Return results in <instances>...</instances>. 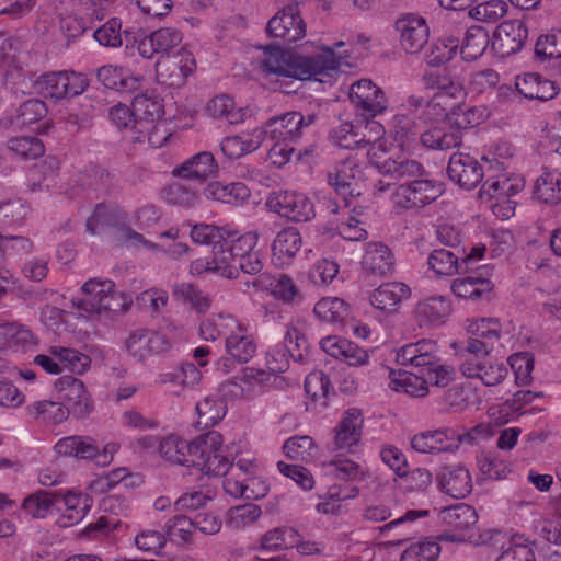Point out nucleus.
Returning a JSON list of instances; mask_svg holds the SVG:
<instances>
[{
	"mask_svg": "<svg viewBox=\"0 0 561 561\" xmlns=\"http://www.w3.org/2000/svg\"><path fill=\"white\" fill-rule=\"evenodd\" d=\"M170 347L171 341L164 334L145 328L131 331L125 341L126 351L139 363H144L151 355L164 353Z\"/></svg>",
	"mask_w": 561,
	"mask_h": 561,
	"instance_id": "obj_13",
	"label": "nucleus"
},
{
	"mask_svg": "<svg viewBox=\"0 0 561 561\" xmlns=\"http://www.w3.org/2000/svg\"><path fill=\"white\" fill-rule=\"evenodd\" d=\"M507 5L502 0L482 2L470 10L469 15L477 21L494 23L506 14Z\"/></svg>",
	"mask_w": 561,
	"mask_h": 561,
	"instance_id": "obj_60",
	"label": "nucleus"
},
{
	"mask_svg": "<svg viewBox=\"0 0 561 561\" xmlns=\"http://www.w3.org/2000/svg\"><path fill=\"white\" fill-rule=\"evenodd\" d=\"M53 353L58 356L62 369H68L75 374H83L90 368L91 358L77 350L60 347L54 350Z\"/></svg>",
	"mask_w": 561,
	"mask_h": 561,
	"instance_id": "obj_56",
	"label": "nucleus"
},
{
	"mask_svg": "<svg viewBox=\"0 0 561 561\" xmlns=\"http://www.w3.org/2000/svg\"><path fill=\"white\" fill-rule=\"evenodd\" d=\"M131 106L136 114L134 127L136 133H142L145 125H152L164 114L162 99L154 91H146L137 94L131 102Z\"/></svg>",
	"mask_w": 561,
	"mask_h": 561,
	"instance_id": "obj_23",
	"label": "nucleus"
},
{
	"mask_svg": "<svg viewBox=\"0 0 561 561\" xmlns=\"http://www.w3.org/2000/svg\"><path fill=\"white\" fill-rule=\"evenodd\" d=\"M520 183H512L508 178L488 179L479 191L481 199H491L495 196H513L522 188Z\"/></svg>",
	"mask_w": 561,
	"mask_h": 561,
	"instance_id": "obj_54",
	"label": "nucleus"
},
{
	"mask_svg": "<svg viewBox=\"0 0 561 561\" xmlns=\"http://www.w3.org/2000/svg\"><path fill=\"white\" fill-rule=\"evenodd\" d=\"M317 118L316 113L304 115L300 112L293 111L270 118L266 126L272 140L295 142L302 136L305 129L314 124Z\"/></svg>",
	"mask_w": 561,
	"mask_h": 561,
	"instance_id": "obj_11",
	"label": "nucleus"
},
{
	"mask_svg": "<svg viewBox=\"0 0 561 561\" xmlns=\"http://www.w3.org/2000/svg\"><path fill=\"white\" fill-rule=\"evenodd\" d=\"M364 180V168L354 158L340 162L333 172L328 173V182L342 196H353L359 182Z\"/></svg>",
	"mask_w": 561,
	"mask_h": 561,
	"instance_id": "obj_19",
	"label": "nucleus"
},
{
	"mask_svg": "<svg viewBox=\"0 0 561 561\" xmlns=\"http://www.w3.org/2000/svg\"><path fill=\"white\" fill-rule=\"evenodd\" d=\"M133 304V299L129 295H125L121 291H112L104 296V298H98L94 300H72V305L85 313H101L106 312H125L129 309Z\"/></svg>",
	"mask_w": 561,
	"mask_h": 561,
	"instance_id": "obj_27",
	"label": "nucleus"
},
{
	"mask_svg": "<svg viewBox=\"0 0 561 561\" xmlns=\"http://www.w3.org/2000/svg\"><path fill=\"white\" fill-rule=\"evenodd\" d=\"M440 547L437 542L426 541L405 549L400 561H437Z\"/></svg>",
	"mask_w": 561,
	"mask_h": 561,
	"instance_id": "obj_63",
	"label": "nucleus"
},
{
	"mask_svg": "<svg viewBox=\"0 0 561 561\" xmlns=\"http://www.w3.org/2000/svg\"><path fill=\"white\" fill-rule=\"evenodd\" d=\"M442 193V184L420 178L417 180L408 181L396 187L392 196L397 206L410 209L423 207L434 202Z\"/></svg>",
	"mask_w": 561,
	"mask_h": 561,
	"instance_id": "obj_9",
	"label": "nucleus"
},
{
	"mask_svg": "<svg viewBox=\"0 0 561 561\" xmlns=\"http://www.w3.org/2000/svg\"><path fill=\"white\" fill-rule=\"evenodd\" d=\"M389 387L397 392H403L413 398H423L428 393L425 376L407 370H392Z\"/></svg>",
	"mask_w": 561,
	"mask_h": 561,
	"instance_id": "obj_34",
	"label": "nucleus"
},
{
	"mask_svg": "<svg viewBox=\"0 0 561 561\" xmlns=\"http://www.w3.org/2000/svg\"><path fill=\"white\" fill-rule=\"evenodd\" d=\"M489 42V33L484 27H469L465 34L462 45L459 47L462 59L467 61L477 60L484 54Z\"/></svg>",
	"mask_w": 561,
	"mask_h": 561,
	"instance_id": "obj_43",
	"label": "nucleus"
},
{
	"mask_svg": "<svg viewBox=\"0 0 561 561\" xmlns=\"http://www.w3.org/2000/svg\"><path fill=\"white\" fill-rule=\"evenodd\" d=\"M8 147L25 160L37 159L45 151L42 140L34 136L13 137L8 141Z\"/></svg>",
	"mask_w": 561,
	"mask_h": 561,
	"instance_id": "obj_53",
	"label": "nucleus"
},
{
	"mask_svg": "<svg viewBox=\"0 0 561 561\" xmlns=\"http://www.w3.org/2000/svg\"><path fill=\"white\" fill-rule=\"evenodd\" d=\"M222 436L215 431L201 435L198 438L186 440V467L197 468L199 471L205 466V457L207 453H214L215 448L220 447Z\"/></svg>",
	"mask_w": 561,
	"mask_h": 561,
	"instance_id": "obj_32",
	"label": "nucleus"
},
{
	"mask_svg": "<svg viewBox=\"0 0 561 561\" xmlns=\"http://www.w3.org/2000/svg\"><path fill=\"white\" fill-rule=\"evenodd\" d=\"M350 100L363 118H374L388 107L385 92L369 79L352 84Z\"/></svg>",
	"mask_w": 561,
	"mask_h": 561,
	"instance_id": "obj_10",
	"label": "nucleus"
},
{
	"mask_svg": "<svg viewBox=\"0 0 561 561\" xmlns=\"http://www.w3.org/2000/svg\"><path fill=\"white\" fill-rule=\"evenodd\" d=\"M217 171V163L211 152L203 151L186 160L176 169V174L186 180L203 181Z\"/></svg>",
	"mask_w": 561,
	"mask_h": 561,
	"instance_id": "obj_35",
	"label": "nucleus"
},
{
	"mask_svg": "<svg viewBox=\"0 0 561 561\" xmlns=\"http://www.w3.org/2000/svg\"><path fill=\"white\" fill-rule=\"evenodd\" d=\"M261 514V507L254 503L237 505L229 510L227 525L239 529L256 522Z\"/></svg>",
	"mask_w": 561,
	"mask_h": 561,
	"instance_id": "obj_55",
	"label": "nucleus"
},
{
	"mask_svg": "<svg viewBox=\"0 0 561 561\" xmlns=\"http://www.w3.org/2000/svg\"><path fill=\"white\" fill-rule=\"evenodd\" d=\"M425 376L427 387L435 386L438 388H445L454 378V369L448 365L439 363V358L436 359V365H427L420 370Z\"/></svg>",
	"mask_w": 561,
	"mask_h": 561,
	"instance_id": "obj_64",
	"label": "nucleus"
},
{
	"mask_svg": "<svg viewBox=\"0 0 561 561\" xmlns=\"http://www.w3.org/2000/svg\"><path fill=\"white\" fill-rule=\"evenodd\" d=\"M270 37L278 38L284 45H290L306 36V23L301 18L299 4L293 2L279 10L267 23Z\"/></svg>",
	"mask_w": 561,
	"mask_h": 561,
	"instance_id": "obj_6",
	"label": "nucleus"
},
{
	"mask_svg": "<svg viewBox=\"0 0 561 561\" xmlns=\"http://www.w3.org/2000/svg\"><path fill=\"white\" fill-rule=\"evenodd\" d=\"M126 219V214L119 207L99 203L87 219L85 226L91 234L102 233L105 228H115L121 231Z\"/></svg>",
	"mask_w": 561,
	"mask_h": 561,
	"instance_id": "obj_26",
	"label": "nucleus"
},
{
	"mask_svg": "<svg viewBox=\"0 0 561 561\" xmlns=\"http://www.w3.org/2000/svg\"><path fill=\"white\" fill-rule=\"evenodd\" d=\"M394 28L400 34L402 49L408 54H417L428 42V25L425 19L419 14H402L397 19Z\"/></svg>",
	"mask_w": 561,
	"mask_h": 561,
	"instance_id": "obj_14",
	"label": "nucleus"
},
{
	"mask_svg": "<svg viewBox=\"0 0 561 561\" xmlns=\"http://www.w3.org/2000/svg\"><path fill=\"white\" fill-rule=\"evenodd\" d=\"M59 500V492L37 491L24 500L23 510L33 518H45Z\"/></svg>",
	"mask_w": 561,
	"mask_h": 561,
	"instance_id": "obj_46",
	"label": "nucleus"
},
{
	"mask_svg": "<svg viewBox=\"0 0 561 561\" xmlns=\"http://www.w3.org/2000/svg\"><path fill=\"white\" fill-rule=\"evenodd\" d=\"M226 350L233 360L243 364L255 355L256 344L254 339L238 325V332H232L226 337Z\"/></svg>",
	"mask_w": 561,
	"mask_h": 561,
	"instance_id": "obj_41",
	"label": "nucleus"
},
{
	"mask_svg": "<svg viewBox=\"0 0 561 561\" xmlns=\"http://www.w3.org/2000/svg\"><path fill=\"white\" fill-rule=\"evenodd\" d=\"M533 198L550 206L560 204L561 172L543 168L542 173L535 181Z\"/></svg>",
	"mask_w": 561,
	"mask_h": 561,
	"instance_id": "obj_29",
	"label": "nucleus"
},
{
	"mask_svg": "<svg viewBox=\"0 0 561 561\" xmlns=\"http://www.w3.org/2000/svg\"><path fill=\"white\" fill-rule=\"evenodd\" d=\"M440 519L446 527V530L439 535L440 540L488 543L494 536L501 535L500 531L494 530L488 538H484V535H480L479 539H476L473 529L478 522V514L472 506L465 503L444 508L440 512Z\"/></svg>",
	"mask_w": 561,
	"mask_h": 561,
	"instance_id": "obj_3",
	"label": "nucleus"
},
{
	"mask_svg": "<svg viewBox=\"0 0 561 561\" xmlns=\"http://www.w3.org/2000/svg\"><path fill=\"white\" fill-rule=\"evenodd\" d=\"M421 142L431 149L449 150L461 144V133L451 130L450 127L435 126L421 134Z\"/></svg>",
	"mask_w": 561,
	"mask_h": 561,
	"instance_id": "obj_40",
	"label": "nucleus"
},
{
	"mask_svg": "<svg viewBox=\"0 0 561 561\" xmlns=\"http://www.w3.org/2000/svg\"><path fill=\"white\" fill-rule=\"evenodd\" d=\"M450 289L455 296L466 300L490 302L494 298V284L478 272L455 278Z\"/></svg>",
	"mask_w": 561,
	"mask_h": 561,
	"instance_id": "obj_17",
	"label": "nucleus"
},
{
	"mask_svg": "<svg viewBox=\"0 0 561 561\" xmlns=\"http://www.w3.org/2000/svg\"><path fill=\"white\" fill-rule=\"evenodd\" d=\"M447 174L453 182L467 190L476 187L484 175L478 160L463 153L451 154L447 167Z\"/></svg>",
	"mask_w": 561,
	"mask_h": 561,
	"instance_id": "obj_18",
	"label": "nucleus"
},
{
	"mask_svg": "<svg viewBox=\"0 0 561 561\" xmlns=\"http://www.w3.org/2000/svg\"><path fill=\"white\" fill-rule=\"evenodd\" d=\"M440 490L454 499H463L472 491L469 470L460 465H449L440 468L437 474Z\"/></svg>",
	"mask_w": 561,
	"mask_h": 561,
	"instance_id": "obj_20",
	"label": "nucleus"
},
{
	"mask_svg": "<svg viewBox=\"0 0 561 561\" xmlns=\"http://www.w3.org/2000/svg\"><path fill=\"white\" fill-rule=\"evenodd\" d=\"M369 163L378 169L383 175L401 181L417 180L427 176V171L421 162L409 159L404 156L393 158L387 151H371L369 153Z\"/></svg>",
	"mask_w": 561,
	"mask_h": 561,
	"instance_id": "obj_7",
	"label": "nucleus"
},
{
	"mask_svg": "<svg viewBox=\"0 0 561 561\" xmlns=\"http://www.w3.org/2000/svg\"><path fill=\"white\" fill-rule=\"evenodd\" d=\"M244 285L248 289L252 287L256 291L268 290L274 297L284 302L294 301L295 297L299 294L294 280L285 274H280L278 278H275L268 273H263L251 282H244Z\"/></svg>",
	"mask_w": 561,
	"mask_h": 561,
	"instance_id": "obj_24",
	"label": "nucleus"
},
{
	"mask_svg": "<svg viewBox=\"0 0 561 561\" xmlns=\"http://www.w3.org/2000/svg\"><path fill=\"white\" fill-rule=\"evenodd\" d=\"M58 455L78 459H92L98 453L96 442L88 436H68L59 439L55 445Z\"/></svg>",
	"mask_w": 561,
	"mask_h": 561,
	"instance_id": "obj_37",
	"label": "nucleus"
},
{
	"mask_svg": "<svg viewBox=\"0 0 561 561\" xmlns=\"http://www.w3.org/2000/svg\"><path fill=\"white\" fill-rule=\"evenodd\" d=\"M196 411L198 414V424L204 427H209L222 420L227 412V405L221 398L208 396L197 402Z\"/></svg>",
	"mask_w": 561,
	"mask_h": 561,
	"instance_id": "obj_47",
	"label": "nucleus"
},
{
	"mask_svg": "<svg viewBox=\"0 0 561 561\" xmlns=\"http://www.w3.org/2000/svg\"><path fill=\"white\" fill-rule=\"evenodd\" d=\"M60 397L76 419H82L89 415L93 410V403L88 393L84 383L73 376H62L56 382Z\"/></svg>",
	"mask_w": 561,
	"mask_h": 561,
	"instance_id": "obj_15",
	"label": "nucleus"
},
{
	"mask_svg": "<svg viewBox=\"0 0 561 561\" xmlns=\"http://www.w3.org/2000/svg\"><path fill=\"white\" fill-rule=\"evenodd\" d=\"M174 294L190 302L198 313H205L210 308L211 300L209 296L191 284L175 286Z\"/></svg>",
	"mask_w": 561,
	"mask_h": 561,
	"instance_id": "obj_61",
	"label": "nucleus"
},
{
	"mask_svg": "<svg viewBox=\"0 0 561 561\" xmlns=\"http://www.w3.org/2000/svg\"><path fill=\"white\" fill-rule=\"evenodd\" d=\"M339 67V57L329 47H325L317 56L307 57L284 50L277 45H270L266 47L265 57L261 61L262 71L267 76H276L278 80L282 78L298 80L314 78L324 82L323 78H317V76L332 77Z\"/></svg>",
	"mask_w": 561,
	"mask_h": 561,
	"instance_id": "obj_1",
	"label": "nucleus"
},
{
	"mask_svg": "<svg viewBox=\"0 0 561 561\" xmlns=\"http://www.w3.org/2000/svg\"><path fill=\"white\" fill-rule=\"evenodd\" d=\"M98 81L107 89H114L118 92H129L138 88L137 78L125 75L122 68L114 66H103L98 69Z\"/></svg>",
	"mask_w": 561,
	"mask_h": 561,
	"instance_id": "obj_42",
	"label": "nucleus"
},
{
	"mask_svg": "<svg viewBox=\"0 0 561 561\" xmlns=\"http://www.w3.org/2000/svg\"><path fill=\"white\" fill-rule=\"evenodd\" d=\"M527 39L528 28L522 20H506L496 27L492 48L504 58L520 51Z\"/></svg>",
	"mask_w": 561,
	"mask_h": 561,
	"instance_id": "obj_16",
	"label": "nucleus"
},
{
	"mask_svg": "<svg viewBox=\"0 0 561 561\" xmlns=\"http://www.w3.org/2000/svg\"><path fill=\"white\" fill-rule=\"evenodd\" d=\"M226 493L234 497L259 500L268 492V485L261 477H227L224 480Z\"/></svg>",
	"mask_w": 561,
	"mask_h": 561,
	"instance_id": "obj_28",
	"label": "nucleus"
},
{
	"mask_svg": "<svg viewBox=\"0 0 561 561\" xmlns=\"http://www.w3.org/2000/svg\"><path fill=\"white\" fill-rule=\"evenodd\" d=\"M313 312L322 321L341 323L347 316V307L344 300L340 298L325 297L316 304Z\"/></svg>",
	"mask_w": 561,
	"mask_h": 561,
	"instance_id": "obj_49",
	"label": "nucleus"
},
{
	"mask_svg": "<svg viewBox=\"0 0 561 561\" xmlns=\"http://www.w3.org/2000/svg\"><path fill=\"white\" fill-rule=\"evenodd\" d=\"M204 195L207 199L234 205L248 199L251 192L242 182L224 183L215 181L204 188Z\"/></svg>",
	"mask_w": 561,
	"mask_h": 561,
	"instance_id": "obj_31",
	"label": "nucleus"
},
{
	"mask_svg": "<svg viewBox=\"0 0 561 561\" xmlns=\"http://www.w3.org/2000/svg\"><path fill=\"white\" fill-rule=\"evenodd\" d=\"M32 409L36 419L42 417L43 421L53 424H60L70 415L64 403L50 400L37 401Z\"/></svg>",
	"mask_w": 561,
	"mask_h": 561,
	"instance_id": "obj_57",
	"label": "nucleus"
},
{
	"mask_svg": "<svg viewBox=\"0 0 561 561\" xmlns=\"http://www.w3.org/2000/svg\"><path fill=\"white\" fill-rule=\"evenodd\" d=\"M450 313V305L444 297H430L415 307V317L420 327L439 325Z\"/></svg>",
	"mask_w": 561,
	"mask_h": 561,
	"instance_id": "obj_33",
	"label": "nucleus"
},
{
	"mask_svg": "<svg viewBox=\"0 0 561 561\" xmlns=\"http://www.w3.org/2000/svg\"><path fill=\"white\" fill-rule=\"evenodd\" d=\"M191 238L195 243L213 245L211 251H215L217 245L227 248L230 241V237H225L221 229L205 224L195 225L191 231Z\"/></svg>",
	"mask_w": 561,
	"mask_h": 561,
	"instance_id": "obj_51",
	"label": "nucleus"
},
{
	"mask_svg": "<svg viewBox=\"0 0 561 561\" xmlns=\"http://www.w3.org/2000/svg\"><path fill=\"white\" fill-rule=\"evenodd\" d=\"M297 537L298 534L293 528H274L262 537L261 548L271 551L288 549L298 542Z\"/></svg>",
	"mask_w": 561,
	"mask_h": 561,
	"instance_id": "obj_50",
	"label": "nucleus"
},
{
	"mask_svg": "<svg viewBox=\"0 0 561 561\" xmlns=\"http://www.w3.org/2000/svg\"><path fill=\"white\" fill-rule=\"evenodd\" d=\"M515 87L522 95L529 100L548 101L559 93V88L554 81L535 72L518 76Z\"/></svg>",
	"mask_w": 561,
	"mask_h": 561,
	"instance_id": "obj_25",
	"label": "nucleus"
},
{
	"mask_svg": "<svg viewBox=\"0 0 561 561\" xmlns=\"http://www.w3.org/2000/svg\"><path fill=\"white\" fill-rule=\"evenodd\" d=\"M463 252L465 249H457L456 251L435 249L427 259L428 266L437 275L450 276L465 272L463 265L461 264V253Z\"/></svg>",
	"mask_w": 561,
	"mask_h": 561,
	"instance_id": "obj_38",
	"label": "nucleus"
},
{
	"mask_svg": "<svg viewBox=\"0 0 561 561\" xmlns=\"http://www.w3.org/2000/svg\"><path fill=\"white\" fill-rule=\"evenodd\" d=\"M460 47V41L454 35H444L431 44L425 53V61L431 67H440L450 61Z\"/></svg>",
	"mask_w": 561,
	"mask_h": 561,
	"instance_id": "obj_39",
	"label": "nucleus"
},
{
	"mask_svg": "<svg viewBox=\"0 0 561 561\" xmlns=\"http://www.w3.org/2000/svg\"><path fill=\"white\" fill-rule=\"evenodd\" d=\"M411 289L409 286L401 282H390L381 284L370 295V304L386 312L394 313L398 311L400 305L409 299Z\"/></svg>",
	"mask_w": 561,
	"mask_h": 561,
	"instance_id": "obj_21",
	"label": "nucleus"
},
{
	"mask_svg": "<svg viewBox=\"0 0 561 561\" xmlns=\"http://www.w3.org/2000/svg\"><path fill=\"white\" fill-rule=\"evenodd\" d=\"M485 117V107L460 104L451 107L449 125L456 126V130L460 131L481 124Z\"/></svg>",
	"mask_w": 561,
	"mask_h": 561,
	"instance_id": "obj_45",
	"label": "nucleus"
},
{
	"mask_svg": "<svg viewBox=\"0 0 561 561\" xmlns=\"http://www.w3.org/2000/svg\"><path fill=\"white\" fill-rule=\"evenodd\" d=\"M301 243L300 233L296 228H285L276 234L272 243L273 257L280 264H288L300 250Z\"/></svg>",
	"mask_w": 561,
	"mask_h": 561,
	"instance_id": "obj_36",
	"label": "nucleus"
},
{
	"mask_svg": "<svg viewBox=\"0 0 561 561\" xmlns=\"http://www.w3.org/2000/svg\"><path fill=\"white\" fill-rule=\"evenodd\" d=\"M126 46H136L139 55L144 58L151 59L154 56L163 58L171 56L180 49L183 35L180 30L175 27H161L151 32L149 35H131L130 32L125 31Z\"/></svg>",
	"mask_w": 561,
	"mask_h": 561,
	"instance_id": "obj_4",
	"label": "nucleus"
},
{
	"mask_svg": "<svg viewBox=\"0 0 561 561\" xmlns=\"http://www.w3.org/2000/svg\"><path fill=\"white\" fill-rule=\"evenodd\" d=\"M36 83L45 98L56 100L80 95L88 87L85 79L80 75L67 71L42 75Z\"/></svg>",
	"mask_w": 561,
	"mask_h": 561,
	"instance_id": "obj_12",
	"label": "nucleus"
},
{
	"mask_svg": "<svg viewBox=\"0 0 561 561\" xmlns=\"http://www.w3.org/2000/svg\"><path fill=\"white\" fill-rule=\"evenodd\" d=\"M329 136L333 144L344 149H358L360 141H369V137H366L358 124L354 125L350 121H344L333 127Z\"/></svg>",
	"mask_w": 561,
	"mask_h": 561,
	"instance_id": "obj_44",
	"label": "nucleus"
},
{
	"mask_svg": "<svg viewBox=\"0 0 561 561\" xmlns=\"http://www.w3.org/2000/svg\"><path fill=\"white\" fill-rule=\"evenodd\" d=\"M421 127L412 118L407 115H397L394 117V135L401 146L409 145L415 139H421Z\"/></svg>",
	"mask_w": 561,
	"mask_h": 561,
	"instance_id": "obj_62",
	"label": "nucleus"
},
{
	"mask_svg": "<svg viewBox=\"0 0 561 561\" xmlns=\"http://www.w3.org/2000/svg\"><path fill=\"white\" fill-rule=\"evenodd\" d=\"M363 267L374 275L385 276L392 272L394 257L390 249L380 242H370L366 247L362 261Z\"/></svg>",
	"mask_w": 561,
	"mask_h": 561,
	"instance_id": "obj_30",
	"label": "nucleus"
},
{
	"mask_svg": "<svg viewBox=\"0 0 561 561\" xmlns=\"http://www.w3.org/2000/svg\"><path fill=\"white\" fill-rule=\"evenodd\" d=\"M257 239L256 231H249L236 239H230L227 248L221 247L216 259L219 275L232 279L237 278L240 272L256 275V277L263 274L262 254L255 250Z\"/></svg>",
	"mask_w": 561,
	"mask_h": 561,
	"instance_id": "obj_2",
	"label": "nucleus"
},
{
	"mask_svg": "<svg viewBox=\"0 0 561 561\" xmlns=\"http://www.w3.org/2000/svg\"><path fill=\"white\" fill-rule=\"evenodd\" d=\"M508 362L514 370L516 382L520 386L529 385L533 380L534 355L529 352L516 353L510 356Z\"/></svg>",
	"mask_w": 561,
	"mask_h": 561,
	"instance_id": "obj_59",
	"label": "nucleus"
},
{
	"mask_svg": "<svg viewBox=\"0 0 561 561\" xmlns=\"http://www.w3.org/2000/svg\"><path fill=\"white\" fill-rule=\"evenodd\" d=\"M266 206L271 211L295 222L309 221L316 215L311 199L294 191L272 192L266 199Z\"/></svg>",
	"mask_w": 561,
	"mask_h": 561,
	"instance_id": "obj_5",
	"label": "nucleus"
},
{
	"mask_svg": "<svg viewBox=\"0 0 561 561\" xmlns=\"http://www.w3.org/2000/svg\"><path fill=\"white\" fill-rule=\"evenodd\" d=\"M305 390L314 402L320 401L323 407L328 404L330 394L334 393L329 376L322 370L312 371L306 377Z\"/></svg>",
	"mask_w": 561,
	"mask_h": 561,
	"instance_id": "obj_48",
	"label": "nucleus"
},
{
	"mask_svg": "<svg viewBox=\"0 0 561 561\" xmlns=\"http://www.w3.org/2000/svg\"><path fill=\"white\" fill-rule=\"evenodd\" d=\"M497 561H535V553L528 545V539L522 535H514Z\"/></svg>",
	"mask_w": 561,
	"mask_h": 561,
	"instance_id": "obj_58",
	"label": "nucleus"
},
{
	"mask_svg": "<svg viewBox=\"0 0 561 561\" xmlns=\"http://www.w3.org/2000/svg\"><path fill=\"white\" fill-rule=\"evenodd\" d=\"M195 59L188 50L180 48L171 56L160 58L156 62V73L159 83L171 88L183 87L195 70Z\"/></svg>",
	"mask_w": 561,
	"mask_h": 561,
	"instance_id": "obj_8",
	"label": "nucleus"
},
{
	"mask_svg": "<svg viewBox=\"0 0 561 561\" xmlns=\"http://www.w3.org/2000/svg\"><path fill=\"white\" fill-rule=\"evenodd\" d=\"M194 529L193 519L179 514L169 518L165 523V538L171 541H176L180 543H186L191 540L192 530Z\"/></svg>",
	"mask_w": 561,
	"mask_h": 561,
	"instance_id": "obj_52",
	"label": "nucleus"
},
{
	"mask_svg": "<svg viewBox=\"0 0 561 561\" xmlns=\"http://www.w3.org/2000/svg\"><path fill=\"white\" fill-rule=\"evenodd\" d=\"M363 414L359 409L351 408L335 427L334 449H350L356 446L362 437Z\"/></svg>",
	"mask_w": 561,
	"mask_h": 561,
	"instance_id": "obj_22",
	"label": "nucleus"
}]
</instances>
